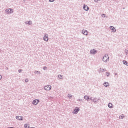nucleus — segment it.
Returning <instances> with one entry per match:
<instances>
[{
  "instance_id": "1",
  "label": "nucleus",
  "mask_w": 128,
  "mask_h": 128,
  "mask_svg": "<svg viewBox=\"0 0 128 128\" xmlns=\"http://www.w3.org/2000/svg\"><path fill=\"white\" fill-rule=\"evenodd\" d=\"M102 60H103L104 62H108V60H110V58L108 57V56L106 54V55L103 57Z\"/></svg>"
},
{
  "instance_id": "2",
  "label": "nucleus",
  "mask_w": 128,
  "mask_h": 128,
  "mask_svg": "<svg viewBox=\"0 0 128 128\" xmlns=\"http://www.w3.org/2000/svg\"><path fill=\"white\" fill-rule=\"evenodd\" d=\"M44 88L46 90H52V86L48 85V86H45L44 87Z\"/></svg>"
},
{
  "instance_id": "3",
  "label": "nucleus",
  "mask_w": 128,
  "mask_h": 128,
  "mask_svg": "<svg viewBox=\"0 0 128 128\" xmlns=\"http://www.w3.org/2000/svg\"><path fill=\"white\" fill-rule=\"evenodd\" d=\"M6 14H12L13 11L12 8H8L6 10Z\"/></svg>"
},
{
  "instance_id": "4",
  "label": "nucleus",
  "mask_w": 128,
  "mask_h": 128,
  "mask_svg": "<svg viewBox=\"0 0 128 128\" xmlns=\"http://www.w3.org/2000/svg\"><path fill=\"white\" fill-rule=\"evenodd\" d=\"M78 112H80V108H76L74 110L73 112V114H76Z\"/></svg>"
},
{
  "instance_id": "5",
  "label": "nucleus",
  "mask_w": 128,
  "mask_h": 128,
  "mask_svg": "<svg viewBox=\"0 0 128 128\" xmlns=\"http://www.w3.org/2000/svg\"><path fill=\"white\" fill-rule=\"evenodd\" d=\"M38 100H33L32 102V104H34V106H36V104H38Z\"/></svg>"
},
{
  "instance_id": "6",
  "label": "nucleus",
  "mask_w": 128,
  "mask_h": 128,
  "mask_svg": "<svg viewBox=\"0 0 128 128\" xmlns=\"http://www.w3.org/2000/svg\"><path fill=\"white\" fill-rule=\"evenodd\" d=\"M44 40H45V42H48V35H45L44 37Z\"/></svg>"
},
{
  "instance_id": "7",
  "label": "nucleus",
  "mask_w": 128,
  "mask_h": 128,
  "mask_svg": "<svg viewBox=\"0 0 128 128\" xmlns=\"http://www.w3.org/2000/svg\"><path fill=\"white\" fill-rule=\"evenodd\" d=\"M83 8L84 10H86V11L88 10V6L84 4V6H83Z\"/></svg>"
},
{
  "instance_id": "8",
  "label": "nucleus",
  "mask_w": 128,
  "mask_h": 128,
  "mask_svg": "<svg viewBox=\"0 0 128 128\" xmlns=\"http://www.w3.org/2000/svg\"><path fill=\"white\" fill-rule=\"evenodd\" d=\"M110 28L112 30V32H116V28H114V26H110Z\"/></svg>"
},
{
  "instance_id": "9",
  "label": "nucleus",
  "mask_w": 128,
  "mask_h": 128,
  "mask_svg": "<svg viewBox=\"0 0 128 128\" xmlns=\"http://www.w3.org/2000/svg\"><path fill=\"white\" fill-rule=\"evenodd\" d=\"M82 32L83 34H84L85 36H88V31L86 30H82Z\"/></svg>"
},
{
  "instance_id": "10",
  "label": "nucleus",
  "mask_w": 128,
  "mask_h": 128,
  "mask_svg": "<svg viewBox=\"0 0 128 128\" xmlns=\"http://www.w3.org/2000/svg\"><path fill=\"white\" fill-rule=\"evenodd\" d=\"M16 120H22V116H17L16 117Z\"/></svg>"
},
{
  "instance_id": "11",
  "label": "nucleus",
  "mask_w": 128,
  "mask_h": 128,
  "mask_svg": "<svg viewBox=\"0 0 128 128\" xmlns=\"http://www.w3.org/2000/svg\"><path fill=\"white\" fill-rule=\"evenodd\" d=\"M90 53L92 54H96V50H90Z\"/></svg>"
},
{
  "instance_id": "12",
  "label": "nucleus",
  "mask_w": 128,
  "mask_h": 128,
  "mask_svg": "<svg viewBox=\"0 0 128 128\" xmlns=\"http://www.w3.org/2000/svg\"><path fill=\"white\" fill-rule=\"evenodd\" d=\"M104 86H106V88H108V86H110V84H108V82H105L104 84Z\"/></svg>"
},
{
  "instance_id": "13",
  "label": "nucleus",
  "mask_w": 128,
  "mask_h": 128,
  "mask_svg": "<svg viewBox=\"0 0 128 128\" xmlns=\"http://www.w3.org/2000/svg\"><path fill=\"white\" fill-rule=\"evenodd\" d=\"M84 98L86 100H90V97H88V96H84Z\"/></svg>"
},
{
  "instance_id": "14",
  "label": "nucleus",
  "mask_w": 128,
  "mask_h": 128,
  "mask_svg": "<svg viewBox=\"0 0 128 128\" xmlns=\"http://www.w3.org/2000/svg\"><path fill=\"white\" fill-rule=\"evenodd\" d=\"M123 64H126V66H128V62H126V60H123Z\"/></svg>"
},
{
  "instance_id": "15",
  "label": "nucleus",
  "mask_w": 128,
  "mask_h": 128,
  "mask_svg": "<svg viewBox=\"0 0 128 128\" xmlns=\"http://www.w3.org/2000/svg\"><path fill=\"white\" fill-rule=\"evenodd\" d=\"M108 108H112V104L111 103H110V104H108Z\"/></svg>"
},
{
  "instance_id": "16",
  "label": "nucleus",
  "mask_w": 128,
  "mask_h": 128,
  "mask_svg": "<svg viewBox=\"0 0 128 128\" xmlns=\"http://www.w3.org/2000/svg\"><path fill=\"white\" fill-rule=\"evenodd\" d=\"M124 118V114H122L119 116V118H121V119Z\"/></svg>"
},
{
  "instance_id": "17",
  "label": "nucleus",
  "mask_w": 128,
  "mask_h": 128,
  "mask_svg": "<svg viewBox=\"0 0 128 128\" xmlns=\"http://www.w3.org/2000/svg\"><path fill=\"white\" fill-rule=\"evenodd\" d=\"M24 127L25 128H30V126H28V124H25L24 125Z\"/></svg>"
},
{
  "instance_id": "18",
  "label": "nucleus",
  "mask_w": 128,
  "mask_h": 128,
  "mask_svg": "<svg viewBox=\"0 0 128 128\" xmlns=\"http://www.w3.org/2000/svg\"><path fill=\"white\" fill-rule=\"evenodd\" d=\"M102 18H106V14H102Z\"/></svg>"
},
{
  "instance_id": "19",
  "label": "nucleus",
  "mask_w": 128,
  "mask_h": 128,
  "mask_svg": "<svg viewBox=\"0 0 128 128\" xmlns=\"http://www.w3.org/2000/svg\"><path fill=\"white\" fill-rule=\"evenodd\" d=\"M58 78H62V75H58Z\"/></svg>"
},
{
  "instance_id": "20",
  "label": "nucleus",
  "mask_w": 128,
  "mask_h": 128,
  "mask_svg": "<svg viewBox=\"0 0 128 128\" xmlns=\"http://www.w3.org/2000/svg\"><path fill=\"white\" fill-rule=\"evenodd\" d=\"M106 75L107 76H110V73L106 72Z\"/></svg>"
},
{
  "instance_id": "21",
  "label": "nucleus",
  "mask_w": 128,
  "mask_h": 128,
  "mask_svg": "<svg viewBox=\"0 0 128 128\" xmlns=\"http://www.w3.org/2000/svg\"><path fill=\"white\" fill-rule=\"evenodd\" d=\"M50 2H54V0H49Z\"/></svg>"
},
{
  "instance_id": "22",
  "label": "nucleus",
  "mask_w": 128,
  "mask_h": 128,
  "mask_svg": "<svg viewBox=\"0 0 128 128\" xmlns=\"http://www.w3.org/2000/svg\"><path fill=\"white\" fill-rule=\"evenodd\" d=\"M46 66H44V67L43 68V70H46Z\"/></svg>"
},
{
  "instance_id": "23",
  "label": "nucleus",
  "mask_w": 128,
  "mask_h": 128,
  "mask_svg": "<svg viewBox=\"0 0 128 128\" xmlns=\"http://www.w3.org/2000/svg\"><path fill=\"white\" fill-rule=\"evenodd\" d=\"M94 2H99V0H94Z\"/></svg>"
},
{
  "instance_id": "24",
  "label": "nucleus",
  "mask_w": 128,
  "mask_h": 128,
  "mask_svg": "<svg viewBox=\"0 0 128 128\" xmlns=\"http://www.w3.org/2000/svg\"><path fill=\"white\" fill-rule=\"evenodd\" d=\"M2 75H0V80H2Z\"/></svg>"
},
{
  "instance_id": "25",
  "label": "nucleus",
  "mask_w": 128,
  "mask_h": 128,
  "mask_svg": "<svg viewBox=\"0 0 128 128\" xmlns=\"http://www.w3.org/2000/svg\"><path fill=\"white\" fill-rule=\"evenodd\" d=\"M28 24H32V22H29Z\"/></svg>"
},
{
  "instance_id": "26",
  "label": "nucleus",
  "mask_w": 128,
  "mask_h": 128,
  "mask_svg": "<svg viewBox=\"0 0 128 128\" xmlns=\"http://www.w3.org/2000/svg\"><path fill=\"white\" fill-rule=\"evenodd\" d=\"M25 82H28V79L26 80H25Z\"/></svg>"
},
{
  "instance_id": "27",
  "label": "nucleus",
  "mask_w": 128,
  "mask_h": 128,
  "mask_svg": "<svg viewBox=\"0 0 128 128\" xmlns=\"http://www.w3.org/2000/svg\"><path fill=\"white\" fill-rule=\"evenodd\" d=\"M68 98H72V96L70 95L68 96Z\"/></svg>"
},
{
  "instance_id": "28",
  "label": "nucleus",
  "mask_w": 128,
  "mask_h": 128,
  "mask_svg": "<svg viewBox=\"0 0 128 128\" xmlns=\"http://www.w3.org/2000/svg\"><path fill=\"white\" fill-rule=\"evenodd\" d=\"M22 70H19L18 72H22Z\"/></svg>"
}]
</instances>
